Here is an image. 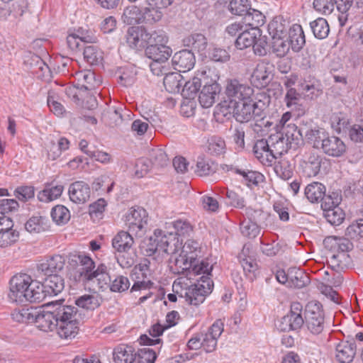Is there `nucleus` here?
<instances>
[{
    "label": "nucleus",
    "mask_w": 363,
    "mask_h": 363,
    "mask_svg": "<svg viewBox=\"0 0 363 363\" xmlns=\"http://www.w3.org/2000/svg\"><path fill=\"white\" fill-rule=\"evenodd\" d=\"M270 97L264 91L255 94L254 99L238 102H221L220 111L223 116L232 114L240 123L264 117V111L270 103Z\"/></svg>",
    "instance_id": "nucleus-1"
},
{
    "label": "nucleus",
    "mask_w": 363,
    "mask_h": 363,
    "mask_svg": "<svg viewBox=\"0 0 363 363\" xmlns=\"http://www.w3.org/2000/svg\"><path fill=\"white\" fill-rule=\"evenodd\" d=\"M9 298L12 302L23 303L40 302L46 296L42 284L33 280L27 274H19L13 276L10 280Z\"/></svg>",
    "instance_id": "nucleus-2"
},
{
    "label": "nucleus",
    "mask_w": 363,
    "mask_h": 363,
    "mask_svg": "<svg viewBox=\"0 0 363 363\" xmlns=\"http://www.w3.org/2000/svg\"><path fill=\"white\" fill-rule=\"evenodd\" d=\"M71 262L77 264L74 276L76 281L86 284L96 280L100 289H103L108 284L110 277L105 264L101 263L96 267L94 260L84 254L72 255Z\"/></svg>",
    "instance_id": "nucleus-3"
},
{
    "label": "nucleus",
    "mask_w": 363,
    "mask_h": 363,
    "mask_svg": "<svg viewBox=\"0 0 363 363\" xmlns=\"http://www.w3.org/2000/svg\"><path fill=\"white\" fill-rule=\"evenodd\" d=\"M200 254L201 252L191 251L186 254L181 252L175 259L174 267H172L173 272L184 275L189 280L201 274L211 275L213 265L206 259L199 260Z\"/></svg>",
    "instance_id": "nucleus-4"
},
{
    "label": "nucleus",
    "mask_w": 363,
    "mask_h": 363,
    "mask_svg": "<svg viewBox=\"0 0 363 363\" xmlns=\"http://www.w3.org/2000/svg\"><path fill=\"white\" fill-rule=\"evenodd\" d=\"M57 306V315L58 319L55 323V330L62 339L69 340L74 338L79 332V325L83 317L77 307L72 306L50 303Z\"/></svg>",
    "instance_id": "nucleus-5"
},
{
    "label": "nucleus",
    "mask_w": 363,
    "mask_h": 363,
    "mask_svg": "<svg viewBox=\"0 0 363 363\" xmlns=\"http://www.w3.org/2000/svg\"><path fill=\"white\" fill-rule=\"evenodd\" d=\"M211 275L202 274L199 279H194L195 282L186 288L184 296L181 294V298H184L190 305L199 306L202 303L207 296L213 291V282Z\"/></svg>",
    "instance_id": "nucleus-6"
},
{
    "label": "nucleus",
    "mask_w": 363,
    "mask_h": 363,
    "mask_svg": "<svg viewBox=\"0 0 363 363\" xmlns=\"http://www.w3.org/2000/svg\"><path fill=\"white\" fill-rule=\"evenodd\" d=\"M227 99L223 102H238L254 99V89L247 83L233 79L227 82L225 91Z\"/></svg>",
    "instance_id": "nucleus-7"
},
{
    "label": "nucleus",
    "mask_w": 363,
    "mask_h": 363,
    "mask_svg": "<svg viewBox=\"0 0 363 363\" xmlns=\"http://www.w3.org/2000/svg\"><path fill=\"white\" fill-rule=\"evenodd\" d=\"M305 323L313 335H318L324 329V313L319 302H309L305 309Z\"/></svg>",
    "instance_id": "nucleus-8"
},
{
    "label": "nucleus",
    "mask_w": 363,
    "mask_h": 363,
    "mask_svg": "<svg viewBox=\"0 0 363 363\" xmlns=\"http://www.w3.org/2000/svg\"><path fill=\"white\" fill-rule=\"evenodd\" d=\"M224 330V324L220 320H216L206 331L201 332L203 349L206 353L216 350L218 339Z\"/></svg>",
    "instance_id": "nucleus-9"
},
{
    "label": "nucleus",
    "mask_w": 363,
    "mask_h": 363,
    "mask_svg": "<svg viewBox=\"0 0 363 363\" xmlns=\"http://www.w3.org/2000/svg\"><path fill=\"white\" fill-rule=\"evenodd\" d=\"M147 211L143 208H131L126 215L125 225L130 232L137 234L147 225Z\"/></svg>",
    "instance_id": "nucleus-10"
},
{
    "label": "nucleus",
    "mask_w": 363,
    "mask_h": 363,
    "mask_svg": "<svg viewBox=\"0 0 363 363\" xmlns=\"http://www.w3.org/2000/svg\"><path fill=\"white\" fill-rule=\"evenodd\" d=\"M211 72L210 69L198 71L196 75L191 80L187 82L183 80V86L181 89L182 95L186 99L194 98L204 81L210 77Z\"/></svg>",
    "instance_id": "nucleus-11"
},
{
    "label": "nucleus",
    "mask_w": 363,
    "mask_h": 363,
    "mask_svg": "<svg viewBox=\"0 0 363 363\" xmlns=\"http://www.w3.org/2000/svg\"><path fill=\"white\" fill-rule=\"evenodd\" d=\"M148 31L143 26H131L126 33V42L133 49L140 50L147 45Z\"/></svg>",
    "instance_id": "nucleus-12"
},
{
    "label": "nucleus",
    "mask_w": 363,
    "mask_h": 363,
    "mask_svg": "<svg viewBox=\"0 0 363 363\" xmlns=\"http://www.w3.org/2000/svg\"><path fill=\"white\" fill-rule=\"evenodd\" d=\"M12 220L0 218V247L6 248L16 243L19 239V232L13 228Z\"/></svg>",
    "instance_id": "nucleus-13"
},
{
    "label": "nucleus",
    "mask_w": 363,
    "mask_h": 363,
    "mask_svg": "<svg viewBox=\"0 0 363 363\" xmlns=\"http://www.w3.org/2000/svg\"><path fill=\"white\" fill-rule=\"evenodd\" d=\"M220 91V85L216 82V79L208 78L204 81L203 88L199 94V103L203 108L211 107L215 103L216 97Z\"/></svg>",
    "instance_id": "nucleus-14"
},
{
    "label": "nucleus",
    "mask_w": 363,
    "mask_h": 363,
    "mask_svg": "<svg viewBox=\"0 0 363 363\" xmlns=\"http://www.w3.org/2000/svg\"><path fill=\"white\" fill-rule=\"evenodd\" d=\"M321 157L317 153L306 152L300 162L303 173L308 177H315L318 174L321 167Z\"/></svg>",
    "instance_id": "nucleus-15"
},
{
    "label": "nucleus",
    "mask_w": 363,
    "mask_h": 363,
    "mask_svg": "<svg viewBox=\"0 0 363 363\" xmlns=\"http://www.w3.org/2000/svg\"><path fill=\"white\" fill-rule=\"evenodd\" d=\"M57 316V308L53 311H45L37 308L33 323L43 331H53L56 328L55 323L58 319Z\"/></svg>",
    "instance_id": "nucleus-16"
},
{
    "label": "nucleus",
    "mask_w": 363,
    "mask_h": 363,
    "mask_svg": "<svg viewBox=\"0 0 363 363\" xmlns=\"http://www.w3.org/2000/svg\"><path fill=\"white\" fill-rule=\"evenodd\" d=\"M320 149L328 156L339 157L345 152L346 145L340 138L335 135H330L329 133H327L322 143Z\"/></svg>",
    "instance_id": "nucleus-17"
},
{
    "label": "nucleus",
    "mask_w": 363,
    "mask_h": 363,
    "mask_svg": "<svg viewBox=\"0 0 363 363\" xmlns=\"http://www.w3.org/2000/svg\"><path fill=\"white\" fill-rule=\"evenodd\" d=\"M172 62L174 69L179 72H186L194 67L196 59L191 50H182L173 55Z\"/></svg>",
    "instance_id": "nucleus-18"
},
{
    "label": "nucleus",
    "mask_w": 363,
    "mask_h": 363,
    "mask_svg": "<svg viewBox=\"0 0 363 363\" xmlns=\"http://www.w3.org/2000/svg\"><path fill=\"white\" fill-rule=\"evenodd\" d=\"M65 264V259L60 255H53L38 265V269L46 277L60 274Z\"/></svg>",
    "instance_id": "nucleus-19"
},
{
    "label": "nucleus",
    "mask_w": 363,
    "mask_h": 363,
    "mask_svg": "<svg viewBox=\"0 0 363 363\" xmlns=\"http://www.w3.org/2000/svg\"><path fill=\"white\" fill-rule=\"evenodd\" d=\"M69 196L75 203H84L90 198L91 190L89 184L83 181H77L70 184Z\"/></svg>",
    "instance_id": "nucleus-20"
},
{
    "label": "nucleus",
    "mask_w": 363,
    "mask_h": 363,
    "mask_svg": "<svg viewBox=\"0 0 363 363\" xmlns=\"http://www.w3.org/2000/svg\"><path fill=\"white\" fill-rule=\"evenodd\" d=\"M356 354L354 342L341 341L335 346V357L339 363H350Z\"/></svg>",
    "instance_id": "nucleus-21"
},
{
    "label": "nucleus",
    "mask_w": 363,
    "mask_h": 363,
    "mask_svg": "<svg viewBox=\"0 0 363 363\" xmlns=\"http://www.w3.org/2000/svg\"><path fill=\"white\" fill-rule=\"evenodd\" d=\"M350 239L345 237L329 236L324 239L325 247L333 253L348 252L353 248Z\"/></svg>",
    "instance_id": "nucleus-22"
},
{
    "label": "nucleus",
    "mask_w": 363,
    "mask_h": 363,
    "mask_svg": "<svg viewBox=\"0 0 363 363\" xmlns=\"http://www.w3.org/2000/svg\"><path fill=\"white\" fill-rule=\"evenodd\" d=\"M154 237L158 247L159 253L164 252L172 254L174 252L175 235L173 233H164L162 230L156 229L154 231Z\"/></svg>",
    "instance_id": "nucleus-23"
},
{
    "label": "nucleus",
    "mask_w": 363,
    "mask_h": 363,
    "mask_svg": "<svg viewBox=\"0 0 363 363\" xmlns=\"http://www.w3.org/2000/svg\"><path fill=\"white\" fill-rule=\"evenodd\" d=\"M78 87L91 91L100 85L101 81L96 79L95 73L91 70H82L76 73Z\"/></svg>",
    "instance_id": "nucleus-24"
},
{
    "label": "nucleus",
    "mask_w": 363,
    "mask_h": 363,
    "mask_svg": "<svg viewBox=\"0 0 363 363\" xmlns=\"http://www.w3.org/2000/svg\"><path fill=\"white\" fill-rule=\"evenodd\" d=\"M50 227L48 218L40 214L33 216L25 223L26 231L33 235L46 232Z\"/></svg>",
    "instance_id": "nucleus-25"
},
{
    "label": "nucleus",
    "mask_w": 363,
    "mask_h": 363,
    "mask_svg": "<svg viewBox=\"0 0 363 363\" xmlns=\"http://www.w3.org/2000/svg\"><path fill=\"white\" fill-rule=\"evenodd\" d=\"M103 301L100 294L96 292L86 294L75 299L77 306L87 311H94L98 308Z\"/></svg>",
    "instance_id": "nucleus-26"
},
{
    "label": "nucleus",
    "mask_w": 363,
    "mask_h": 363,
    "mask_svg": "<svg viewBox=\"0 0 363 363\" xmlns=\"http://www.w3.org/2000/svg\"><path fill=\"white\" fill-rule=\"evenodd\" d=\"M134 245V239L126 231L118 232L112 240V246L118 252H128Z\"/></svg>",
    "instance_id": "nucleus-27"
},
{
    "label": "nucleus",
    "mask_w": 363,
    "mask_h": 363,
    "mask_svg": "<svg viewBox=\"0 0 363 363\" xmlns=\"http://www.w3.org/2000/svg\"><path fill=\"white\" fill-rule=\"evenodd\" d=\"M172 52V49L165 45H151L145 49L146 55L153 61L166 62Z\"/></svg>",
    "instance_id": "nucleus-28"
},
{
    "label": "nucleus",
    "mask_w": 363,
    "mask_h": 363,
    "mask_svg": "<svg viewBox=\"0 0 363 363\" xmlns=\"http://www.w3.org/2000/svg\"><path fill=\"white\" fill-rule=\"evenodd\" d=\"M184 46L190 48L191 50L203 55L208 46L207 39L201 33L191 34L183 40Z\"/></svg>",
    "instance_id": "nucleus-29"
},
{
    "label": "nucleus",
    "mask_w": 363,
    "mask_h": 363,
    "mask_svg": "<svg viewBox=\"0 0 363 363\" xmlns=\"http://www.w3.org/2000/svg\"><path fill=\"white\" fill-rule=\"evenodd\" d=\"M261 36L260 30L248 29L245 28V30L241 32L235 40V46L238 49L243 50L251 46L255 42L257 37Z\"/></svg>",
    "instance_id": "nucleus-30"
},
{
    "label": "nucleus",
    "mask_w": 363,
    "mask_h": 363,
    "mask_svg": "<svg viewBox=\"0 0 363 363\" xmlns=\"http://www.w3.org/2000/svg\"><path fill=\"white\" fill-rule=\"evenodd\" d=\"M288 27V22L282 16H276L269 23L267 30L272 38L279 36L286 37Z\"/></svg>",
    "instance_id": "nucleus-31"
},
{
    "label": "nucleus",
    "mask_w": 363,
    "mask_h": 363,
    "mask_svg": "<svg viewBox=\"0 0 363 363\" xmlns=\"http://www.w3.org/2000/svg\"><path fill=\"white\" fill-rule=\"evenodd\" d=\"M289 287L301 289L310 283L308 275L301 269L297 267L289 268Z\"/></svg>",
    "instance_id": "nucleus-32"
},
{
    "label": "nucleus",
    "mask_w": 363,
    "mask_h": 363,
    "mask_svg": "<svg viewBox=\"0 0 363 363\" xmlns=\"http://www.w3.org/2000/svg\"><path fill=\"white\" fill-rule=\"evenodd\" d=\"M289 44L295 52L300 51L306 43L305 35L301 25H293L289 31Z\"/></svg>",
    "instance_id": "nucleus-33"
},
{
    "label": "nucleus",
    "mask_w": 363,
    "mask_h": 363,
    "mask_svg": "<svg viewBox=\"0 0 363 363\" xmlns=\"http://www.w3.org/2000/svg\"><path fill=\"white\" fill-rule=\"evenodd\" d=\"M242 22L245 28L260 30L259 27L265 22V16L259 11L250 8L248 11L244 14Z\"/></svg>",
    "instance_id": "nucleus-34"
},
{
    "label": "nucleus",
    "mask_w": 363,
    "mask_h": 363,
    "mask_svg": "<svg viewBox=\"0 0 363 363\" xmlns=\"http://www.w3.org/2000/svg\"><path fill=\"white\" fill-rule=\"evenodd\" d=\"M269 142L272 152H274L277 158L284 153L287 152L290 148L293 147V145L284 138L283 135L277 132L275 135H271L269 136Z\"/></svg>",
    "instance_id": "nucleus-35"
},
{
    "label": "nucleus",
    "mask_w": 363,
    "mask_h": 363,
    "mask_svg": "<svg viewBox=\"0 0 363 363\" xmlns=\"http://www.w3.org/2000/svg\"><path fill=\"white\" fill-rule=\"evenodd\" d=\"M326 191L325 186L320 182H313L308 184L304 190L307 199L312 203L320 202Z\"/></svg>",
    "instance_id": "nucleus-36"
},
{
    "label": "nucleus",
    "mask_w": 363,
    "mask_h": 363,
    "mask_svg": "<svg viewBox=\"0 0 363 363\" xmlns=\"http://www.w3.org/2000/svg\"><path fill=\"white\" fill-rule=\"evenodd\" d=\"M163 16L162 10L155 6L147 5L142 8V24L152 26Z\"/></svg>",
    "instance_id": "nucleus-37"
},
{
    "label": "nucleus",
    "mask_w": 363,
    "mask_h": 363,
    "mask_svg": "<svg viewBox=\"0 0 363 363\" xmlns=\"http://www.w3.org/2000/svg\"><path fill=\"white\" fill-rule=\"evenodd\" d=\"M303 131V128L298 129L294 123H289L278 133L283 135L284 138L295 147L301 140Z\"/></svg>",
    "instance_id": "nucleus-38"
},
{
    "label": "nucleus",
    "mask_w": 363,
    "mask_h": 363,
    "mask_svg": "<svg viewBox=\"0 0 363 363\" xmlns=\"http://www.w3.org/2000/svg\"><path fill=\"white\" fill-rule=\"evenodd\" d=\"M42 285L43 289H47L48 294L57 295L63 290L65 281L60 274H52V276H48Z\"/></svg>",
    "instance_id": "nucleus-39"
},
{
    "label": "nucleus",
    "mask_w": 363,
    "mask_h": 363,
    "mask_svg": "<svg viewBox=\"0 0 363 363\" xmlns=\"http://www.w3.org/2000/svg\"><path fill=\"white\" fill-rule=\"evenodd\" d=\"M183 77L179 72L165 74L163 84L166 90L170 93L180 92L183 86Z\"/></svg>",
    "instance_id": "nucleus-40"
},
{
    "label": "nucleus",
    "mask_w": 363,
    "mask_h": 363,
    "mask_svg": "<svg viewBox=\"0 0 363 363\" xmlns=\"http://www.w3.org/2000/svg\"><path fill=\"white\" fill-rule=\"evenodd\" d=\"M121 18L127 25L142 24V9L134 5L128 6L123 10Z\"/></svg>",
    "instance_id": "nucleus-41"
},
{
    "label": "nucleus",
    "mask_w": 363,
    "mask_h": 363,
    "mask_svg": "<svg viewBox=\"0 0 363 363\" xmlns=\"http://www.w3.org/2000/svg\"><path fill=\"white\" fill-rule=\"evenodd\" d=\"M134 350L127 345H119L113 350L115 363H130L134 356Z\"/></svg>",
    "instance_id": "nucleus-42"
},
{
    "label": "nucleus",
    "mask_w": 363,
    "mask_h": 363,
    "mask_svg": "<svg viewBox=\"0 0 363 363\" xmlns=\"http://www.w3.org/2000/svg\"><path fill=\"white\" fill-rule=\"evenodd\" d=\"M306 141L313 145V147L319 149L322 145L327 132L322 128L315 127L313 128L304 130Z\"/></svg>",
    "instance_id": "nucleus-43"
},
{
    "label": "nucleus",
    "mask_w": 363,
    "mask_h": 363,
    "mask_svg": "<svg viewBox=\"0 0 363 363\" xmlns=\"http://www.w3.org/2000/svg\"><path fill=\"white\" fill-rule=\"evenodd\" d=\"M270 72L264 63L258 64L252 74V81L256 86H265L270 82Z\"/></svg>",
    "instance_id": "nucleus-44"
},
{
    "label": "nucleus",
    "mask_w": 363,
    "mask_h": 363,
    "mask_svg": "<svg viewBox=\"0 0 363 363\" xmlns=\"http://www.w3.org/2000/svg\"><path fill=\"white\" fill-rule=\"evenodd\" d=\"M63 189L62 185L52 186L50 184H47L43 190L38 192V199L45 203L52 201L61 196Z\"/></svg>",
    "instance_id": "nucleus-45"
},
{
    "label": "nucleus",
    "mask_w": 363,
    "mask_h": 363,
    "mask_svg": "<svg viewBox=\"0 0 363 363\" xmlns=\"http://www.w3.org/2000/svg\"><path fill=\"white\" fill-rule=\"evenodd\" d=\"M217 170V165L211 160L199 157L196 164L195 173L200 177L209 176Z\"/></svg>",
    "instance_id": "nucleus-46"
},
{
    "label": "nucleus",
    "mask_w": 363,
    "mask_h": 363,
    "mask_svg": "<svg viewBox=\"0 0 363 363\" xmlns=\"http://www.w3.org/2000/svg\"><path fill=\"white\" fill-rule=\"evenodd\" d=\"M311 29L316 38L324 39L328 37L330 28L328 21L323 18H318L310 23Z\"/></svg>",
    "instance_id": "nucleus-47"
},
{
    "label": "nucleus",
    "mask_w": 363,
    "mask_h": 363,
    "mask_svg": "<svg viewBox=\"0 0 363 363\" xmlns=\"http://www.w3.org/2000/svg\"><path fill=\"white\" fill-rule=\"evenodd\" d=\"M37 308H23L21 309H16L11 313L13 320L18 323H33Z\"/></svg>",
    "instance_id": "nucleus-48"
},
{
    "label": "nucleus",
    "mask_w": 363,
    "mask_h": 363,
    "mask_svg": "<svg viewBox=\"0 0 363 363\" xmlns=\"http://www.w3.org/2000/svg\"><path fill=\"white\" fill-rule=\"evenodd\" d=\"M85 60L91 65H97L103 60V52L94 45H86L83 48Z\"/></svg>",
    "instance_id": "nucleus-49"
},
{
    "label": "nucleus",
    "mask_w": 363,
    "mask_h": 363,
    "mask_svg": "<svg viewBox=\"0 0 363 363\" xmlns=\"http://www.w3.org/2000/svg\"><path fill=\"white\" fill-rule=\"evenodd\" d=\"M290 44L286 37H275L272 38V52L277 57H284L289 51Z\"/></svg>",
    "instance_id": "nucleus-50"
},
{
    "label": "nucleus",
    "mask_w": 363,
    "mask_h": 363,
    "mask_svg": "<svg viewBox=\"0 0 363 363\" xmlns=\"http://www.w3.org/2000/svg\"><path fill=\"white\" fill-rule=\"evenodd\" d=\"M149 162L157 167H164L168 165L169 159L165 151L161 148H154L150 151Z\"/></svg>",
    "instance_id": "nucleus-51"
},
{
    "label": "nucleus",
    "mask_w": 363,
    "mask_h": 363,
    "mask_svg": "<svg viewBox=\"0 0 363 363\" xmlns=\"http://www.w3.org/2000/svg\"><path fill=\"white\" fill-rule=\"evenodd\" d=\"M156 357V353L153 350L144 347L135 353L130 363H154Z\"/></svg>",
    "instance_id": "nucleus-52"
},
{
    "label": "nucleus",
    "mask_w": 363,
    "mask_h": 363,
    "mask_svg": "<svg viewBox=\"0 0 363 363\" xmlns=\"http://www.w3.org/2000/svg\"><path fill=\"white\" fill-rule=\"evenodd\" d=\"M294 168L290 162L284 158L280 160L274 166V172L278 177L286 180L293 176Z\"/></svg>",
    "instance_id": "nucleus-53"
},
{
    "label": "nucleus",
    "mask_w": 363,
    "mask_h": 363,
    "mask_svg": "<svg viewBox=\"0 0 363 363\" xmlns=\"http://www.w3.org/2000/svg\"><path fill=\"white\" fill-rule=\"evenodd\" d=\"M51 217L57 225L67 223L70 219V213L67 208L62 205H57L52 208Z\"/></svg>",
    "instance_id": "nucleus-54"
},
{
    "label": "nucleus",
    "mask_w": 363,
    "mask_h": 363,
    "mask_svg": "<svg viewBox=\"0 0 363 363\" xmlns=\"http://www.w3.org/2000/svg\"><path fill=\"white\" fill-rule=\"evenodd\" d=\"M342 201V196L338 192H332L330 194L323 196L321 202V208L324 212L336 208L339 206Z\"/></svg>",
    "instance_id": "nucleus-55"
},
{
    "label": "nucleus",
    "mask_w": 363,
    "mask_h": 363,
    "mask_svg": "<svg viewBox=\"0 0 363 363\" xmlns=\"http://www.w3.org/2000/svg\"><path fill=\"white\" fill-rule=\"evenodd\" d=\"M332 128L338 133L345 131L350 125L348 117L343 113H333L330 118Z\"/></svg>",
    "instance_id": "nucleus-56"
},
{
    "label": "nucleus",
    "mask_w": 363,
    "mask_h": 363,
    "mask_svg": "<svg viewBox=\"0 0 363 363\" xmlns=\"http://www.w3.org/2000/svg\"><path fill=\"white\" fill-rule=\"evenodd\" d=\"M240 228L242 235L250 239L255 238L260 233L259 226L250 219L243 220Z\"/></svg>",
    "instance_id": "nucleus-57"
},
{
    "label": "nucleus",
    "mask_w": 363,
    "mask_h": 363,
    "mask_svg": "<svg viewBox=\"0 0 363 363\" xmlns=\"http://www.w3.org/2000/svg\"><path fill=\"white\" fill-rule=\"evenodd\" d=\"M334 7L336 6L337 11L341 13L338 20L341 26H345L347 20V12L350 10L354 4V0H333Z\"/></svg>",
    "instance_id": "nucleus-58"
},
{
    "label": "nucleus",
    "mask_w": 363,
    "mask_h": 363,
    "mask_svg": "<svg viewBox=\"0 0 363 363\" xmlns=\"http://www.w3.org/2000/svg\"><path fill=\"white\" fill-rule=\"evenodd\" d=\"M240 262L243 269L245 276L250 279L255 278V272L258 269L257 262L250 257H240Z\"/></svg>",
    "instance_id": "nucleus-59"
},
{
    "label": "nucleus",
    "mask_w": 363,
    "mask_h": 363,
    "mask_svg": "<svg viewBox=\"0 0 363 363\" xmlns=\"http://www.w3.org/2000/svg\"><path fill=\"white\" fill-rule=\"evenodd\" d=\"M236 172L242 175L247 186L255 185L257 186L259 183L264 181V176L261 173L255 171H243L237 169Z\"/></svg>",
    "instance_id": "nucleus-60"
},
{
    "label": "nucleus",
    "mask_w": 363,
    "mask_h": 363,
    "mask_svg": "<svg viewBox=\"0 0 363 363\" xmlns=\"http://www.w3.org/2000/svg\"><path fill=\"white\" fill-rule=\"evenodd\" d=\"M333 269H344L347 267L350 262V257L347 252L333 253L329 261Z\"/></svg>",
    "instance_id": "nucleus-61"
},
{
    "label": "nucleus",
    "mask_w": 363,
    "mask_h": 363,
    "mask_svg": "<svg viewBox=\"0 0 363 363\" xmlns=\"http://www.w3.org/2000/svg\"><path fill=\"white\" fill-rule=\"evenodd\" d=\"M231 13L238 16H243L250 8L248 0H231L228 5Z\"/></svg>",
    "instance_id": "nucleus-62"
},
{
    "label": "nucleus",
    "mask_w": 363,
    "mask_h": 363,
    "mask_svg": "<svg viewBox=\"0 0 363 363\" xmlns=\"http://www.w3.org/2000/svg\"><path fill=\"white\" fill-rule=\"evenodd\" d=\"M325 217L327 220L333 225H338L345 219V213L339 207L334 208L325 212Z\"/></svg>",
    "instance_id": "nucleus-63"
},
{
    "label": "nucleus",
    "mask_w": 363,
    "mask_h": 363,
    "mask_svg": "<svg viewBox=\"0 0 363 363\" xmlns=\"http://www.w3.org/2000/svg\"><path fill=\"white\" fill-rule=\"evenodd\" d=\"M130 283L127 277L120 275L116 277L110 285V289L113 292H123L130 287Z\"/></svg>",
    "instance_id": "nucleus-64"
}]
</instances>
